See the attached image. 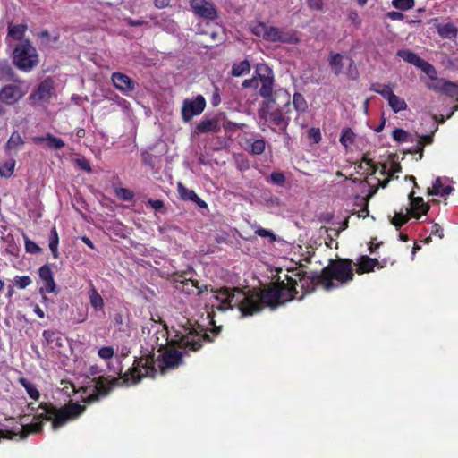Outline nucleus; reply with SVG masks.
<instances>
[{"label": "nucleus", "instance_id": "nucleus-1", "mask_svg": "<svg viewBox=\"0 0 458 458\" xmlns=\"http://www.w3.org/2000/svg\"><path fill=\"white\" fill-rule=\"evenodd\" d=\"M296 280L287 276V282L276 281L264 288H253L247 292L237 287H221L215 291L218 304L216 308L226 311L237 308L242 317L253 316L265 306L276 308L296 298Z\"/></svg>", "mask_w": 458, "mask_h": 458}, {"label": "nucleus", "instance_id": "nucleus-2", "mask_svg": "<svg viewBox=\"0 0 458 458\" xmlns=\"http://www.w3.org/2000/svg\"><path fill=\"white\" fill-rule=\"evenodd\" d=\"M213 338L205 332V329L198 326L197 327L190 325L184 327L183 332H176L174 338L168 341L165 338V344H169L173 347L181 349L175 350L169 348L162 354L160 368L162 370L165 369H175L183 363L182 358L187 355L189 352H197L201 349L203 342H212Z\"/></svg>", "mask_w": 458, "mask_h": 458}, {"label": "nucleus", "instance_id": "nucleus-3", "mask_svg": "<svg viewBox=\"0 0 458 458\" xmlns=\"http://www.w3.org/2000/svg\"><path fill=\"white\" fill-rule=\"evenodd\" d=\"M354 278L352 260L350 259H330L320 274H314L310 283L314 286H321L326 291H331L352 282Z\"/></svg>", "mask_w": 458, "mask_h": 458}, {"label": "nucleus", "instance_id": "nucleus-4", "mask_svg": "<svg viewBox=\"0 0 458 458\" xmlns=\"http://www.w3.org/2000/svg\"><path fill=\"white\" fill-rule=\"evenodd\" d=\"M28 409L34 413L35 420H45L52 423V428L57 430L64 427L69 420L81 415L86 407L78 403H69L61 408H57L50 402L40 403L38 407L34 403H29Z\"/></svg>", "mask_w": 458, "mask_h": 458}, {"label": "nucleus", "instance_id": "nucleus-5", "mask_svg": "<svg viewBox=\"0 0 458 458\" xmlns=\"http://www.w3.org/2000/svg\"><path fill=\"white\" fill-rule=\"evenodd\" d=\"M12 61L20 71L30 72L38 65L39 55L31 41L24 39L13 47Z\"/></svg>", "mask_w": 458, "mask_h": 458}, {"label": "nucleus", "instance_id": "nucleus-6", "mask_svg": "<svg viewBox=\"0 0 458 458\" xmlns=\"http://www.w3.org/2000/svg\"><path fill=\"white\" fill-rule=\"evenodd\" d=\"M275 103V99H267L263 101L258 111V115L263 126H268L272 131L284 132L289 125L290 118L284 115L283 111L279 108L272 109L271 104Z\"/></svg>", "mask_w": 458, "mask_h": 458}, {"label": "nucleus", "instance_id": "nucleus-7", "mask_svg": "<svg viewBox=\"0 0 458 458\" xmlns=\"http://www.w3.org/2000/svg\"><path fill=\"white\" fill-rule=\"evenodd\" d=\"M250 30L255 36L273 43L293 44L299 41L294 32L286 31L275 26H267L261 21L251 24Z\"/></svg>", "mask_w": 458, "mask_h": 458}, {"label": "nucleus", "instance_id": "nucleus-8", "mask_svg": "<svg viewBox=\"0 0 458 458\" xmlns=\"http://www.w3.org/2000/svg\"><path fill=\"white\" fill-rule=\"evenodd\" d=\"M190 274V271H182L181 273L176 272L171 276V281L173 282L175 290L187 295L195 294L197 296H200L201 293L205 291L210 290L213 293V291L217 290L212 288L211 285H199L198 280H193L191 276H188ZM214 293H216H216L214 292Z\"/></svg>", "mask_w": 458, "mask_h": 458}, {"label": "nucleus", "instance_id": "nucleus-9", "mask_svg": "<svg viewBox=\"0 0 458 458\" xmlns=\"http://www.w3.org/2000/svg\"><path fill=\"white\" fill-rule=\"evenodd\" d=\"M157 374L153 355L140 357L135 360L133 367L124 375L123 378L124 382L136 384L143 377H154Z\"/></svg>", "mask_w": 458, "mask_h": 458}, {"label": "nucleus", "instance_id": "nucleus-10", "mask_svg": "<svg viewBox=\"0 0 458 458\" xmlns=\"http://www.w3.org/2000/svg\"><path fill=\"white\" fill-rule=\"evenodd\" d=\"M29 91V83L24 80H15L0 89V103L13 105Z\"/></svg>", "mask_w": 458, "mask_h": 458}, {"label": "nucleus", "instance_id": "nucleus-11", "mask_svg": "<svg viewBox=\"0 0 458 458\" xmlns=\"http://www.w3.org/2000/svg\"><path fill=\"white\" fill-rule=\"evenodd\" d=\"M92 383L94 384V389L86 399L88 403H93L98 401L100 397L106 396L119 384V378H109V377L100 376L93 378Z\"/></svg>", "mask_w": 458, "mask_h": 458}, {"label": "nucleus", "instance_id": "nucleus-12", "mask_svg": "<svg viewBox=\"0 0 458 458\" xmlns=\"http://www.w3.org/2000/svg\"><path fill=\"white\" fill-rule=\"evenodd\" d=\"M256 73L261 83L259 90V95L265 98L264 101L273 99L272 94L275 81L273 71L266 64H259L256 69Z\"/></svg>", "mask_w": 458, "mask_h": 458}, {"label": "nucleus", "instance_id": "nucleus-13", "mask_svg": "<svg viewBox=\"0 0 458 458\" xmlns=\"http://www.w3.org/2000/svg\"><path fill=\"white\" fill-rule=\"evenodd\" d=\"M206 107V99L202 95L195 98H186L182 102V118L183 122H190L194 116L199 115Z\"/></svg>", "mask_w": 458, "mask_h": 458}, {"label": "nucleus", "instance_id": "nucleus-14", "mask_svg": "<svg viewBox=\"0 0 458 458\" xmlns=\"http://www.w3.org/2000/svg\"><path fill=\"white\" fill-rule=\"evenodd\" d=\"M397 55L403 61L420 68L428 78L436 75L435 67L410 49L398 50Z\"/></svg>", "mask_w": 458, "mask_h": 458}, {"label": "nucleus", "instance_id": "nucleus-15", "mask_svg": "<svg viewBox=\"0 0 458 458\" xmlns=\"http://www.w3.org/2000/svg\"><path fill=\"white\" fill-rule=\"evenodd\" d=\"M190 7L199 18L213 21L218 17L216 7L208 0H191Z\"/></svg>", "mask_w": 458, "mask_h": 458}, {"label": "nucleus", "instance_id": "nucleus-16", "mask_svg": "<svg viewBox=\"0 0 458 458\" xmlns=\"http://www.w3.org/2000/svg\"><path fill=\"white\" fill-rule=\"evenodd\" d=\"M53 89L52 79L47 78L38 84L35 92L31 93L29 98L33 105L38 102H48L52 96Z\"/></svg>", "mask_w": 458, "mask_h": 458}, {"label": "nucleus", "instance_id": "nucleus-17", "mask_svg": "<svg viewBox=\"0 0 458 458\" xmlns=\"http://www.w3.org/2000/svg\"><path fill=\"white\" fill-rule=\"evenodd\" d=\"M410 208L406 211L411 214V216L419 219L421 215H425L429 210L430 207L425 203L421 197H414V191L409 193Z\"/></svg>", "mask_w": 458, "mask_h": 458}, {"label": "nucleus", "instance_id": "nucleus-18", "mask_svg": "<svg viewBox=\"0 0 458 458\" xmlns=\"http://www.w3.org/2000/svg\"><path fill=\"white\" fill-rule=\"evenodd\" d=\"M111 79L114 86L123 93L127 94L135 89V81L123 72H114Z\"/></svg>", "mask_w": 458, "mask_h": 458}, {"label": "nucleus", "instance_id": "nucleus-19", "mask_svg": "<svg viewBox=\"0 0 458 458\" xmlns=\"http://www.w3.org/2000/svg\"><path fill=\"white\" fill-rule=\"evenodd\" d=\"M40 279L44 283V286L39 289L40 293H51L55 290V283L53 276V272L48 265L42 266L38 270Z\"/></svg>", "mask_w": 458, "mask_h": 458}, {"label": "nucleus", "instance_id": "nucleus-20", "mask_svg": "<svg viewBox=\"0 0 458 458\" xmlns=\"http://www.w3.org/2000/svg\"><path fill=\"white\" fill-rule=\"evenodd\" d=\"M32 141L35 144L46 142L47 148L53 150L62 149L65 146L64 141L61 138L55 137L52 133L33 137Z\"/></svg>", "mask_w": 458, "mask_h": 458}, {"label": "nucleus", "instance_id": "nucleus-21", "mask_svg": "<svg viewBox=\"0 0 458 458\" xmlns=\"http://www.w3.org/2000/svg\"><path fill=\"white\" fill-rule=\"evenodd\" d=\"M221 126L219 124V119L213 117L211 119H204L195 127V133L202 134L208 132H219Z\"/></svg>", "mask_w": 458, "mask_h": 458}, {"label": "nucleus", "instance_id": "nucleus-22", "mask_svg": "<svg viewBox=\"0 0 458 458\" xmlns=\"http://www.w3.org/2000/svg\"><path fill=\"white\" fill-rule=\"evenodd\" d=\"M356 273L362 275L374 271L377 266H379V262L377 259L370 258L367 255L360 256L357 260Z\"/></svg>", "mask_w": 458, "mask_h": 458}, {"label": "nucleus", "instance_id": "nucleus-23", "mask_svg": "<svg viewBox=\"0 0 458 458\" xmlns=\"http://www.w3.org/2000/svg\"><path fill=\"white\" fill-rule=\"evenodd\" d=\"M443 181H449L447 177L441 178L437 177L435 182H433V185L431 188H428V195H441V196H447L451 194L454 191V188L450 185L444 186Z\"/></svg>", "mask_w": 458, "mask_h": 458}, {"label": "nucleus", "instance_id": "nucleus-24", "mask_svg": "<svg viewBox=\"0 0 458 458\" xmlns=\"http://www.w3.org/2000/svg\"><path fill=\"white\" fill-rule=\"evenodd\" d=\"M27 30L28 26L26 23H20L16 25L9 23L7 36L12 38L13 40L21 42V40L25 39L24 36Z\"/></svg>", "mask_w": 458, "mask_h": 458}, {"label": "nucleus", "instance_id": "nucleus-25", "mask_svg": "<svg viewBox=\"0 0 458 458\" xmlns=\"http://www.w3.org/2000/svg\"><path fill=\"white\" fill-rule=\"evenodd\" d=\"M15 80H21L15 73L7 61L0 62V81L4 82H12Z\"/></svg>", "mask_w": 458, "mask_h": 458}, {"label": "nucleus", "instance_id": "nucleus-26", "mask_svg": "<svg viewBox=\"0 0 458 458\" xmlns=\"http://www.w3.org/2000/svg\"><path fill=\"white\" fill-rule=\"evenodd\" d=\"M37 38L40 40V47H50V42L53 41L54 43H56L60 38V34L58 32H55L51 35L47 30H43L37 33Z\"/></svg>", "mask_w": 458, "mask_h": 458}, {"label": "nucleus", "instance_id": "nucleus-27", "mask_svg": "<svg viewBox=\"0 0 458 458\" xmlns=\"http://www.w3.org/2000/svg\"><path fill=\"white\" fill-rule=\"evenodd\" d=\"M43 421L44 420H36L35 422L22 425L20 438H25L30 434L40 433L43 430Z\"/></svg>", "mask_w": 458, "mask_h": 458}, {"label": "nucleus", "instance_id": "nucleus-28", "mask_svg": "<svg viewBox=\"0 0 458 458\" xmlns=\"http://www.w3.org/2000/svg\"><path fill=\"white\" fill-rule=\"evenodd\" d=\"M18 383L21 384L26 390L28 395L37 401L40 397V393L34 384L30 382L27 378L21 377L17 379Z\"/></svg>", "mask_w": 458, "mask_h": 458}, {"label": "nucleus", "instance_id": "nucleus-29", "mask_svg": "<svg viewBox=\"0 0 458 458\" xmlns=\"http://www.w3.org/2000/svg\"><path fill=\"white\" fill-rule=\"evenodd\" d=\"M387 101L388 105L394 113L404 111L408 107L405 100L395 95L394 92L389 96Z\"/></svg>", "mask_w": 458, "mask_h": 458}, {"label": "nucleus", "instance_id": "nucleus-30", "mask_svg": "<svg viewBox=\"0 0 458 458\" xmlns=\"http://www.w3.org/2000/svg\"><path fill=\"white\" fill-rule=\"evenodd\" d=\"M250 71V62L245 59L239 63L233 64L231 71V74L234 77H241L247 73H249Z\"/></svg>", "mask_w": 458, "mask_h": 458}, {"label": "nucleus", "instance_id": "nucleus-31", "mask_svg": "<svg viewBox=\"0 0 458 458\" xmlns=\"http://www.w3.org/2000/svg\"><path fill=\"white\" fill-rule=\"evenodd\" d=\"M89 294L90 305L92 306V308L97 311L102 310L104 308V300L101 297V295L98 293V292L96 290V288L92 287L90 289Z\"/></svg>", "mask_w": 458, "mask_h": 458}, {"label": "nucleus", "instance_id": "nucleus-32", "mask_svg": "<svg viewBox=\"0 0 458 458\" xmlns=\"http://www.w3.org/2000/svg\"><path fill=\"white\" fill-rule=\"evenodd\" d=\"M59 236L56 228L54 226L50 231L49 249L55 259L59 258L58 252Z\"/></svg>", "mask_w": 458, "mask_h": 458}, {"label": "nucleus", "instance_id": "nucleus-33", "mask_svg": "<svg viewBox=\"0 0 458 458\" xmlns=\"http://www.w3.org/2000/svg\"><path fill=\"white\" fill-rule=\"evenodd\" d=\"M293 105L296 112L299 114H303L308 109V103L306 99L298 92H295L293 96Z\"/></svg>", "mask_w": 458, "mask_h": 458}, {"label": "nucleus", "instance_id": "nucleus-34", "mask_svg": "<svg viewBox=\"0 0 458 458\" xmlns=\"http://www.w3.org/2000/svg\"><path fill=\"white\" fill-rule=\"evenodd\" d=\"M329 65L333 69L335 75H339L342 72L344 64L343 56L341 54H331L329 58Z\"/></svg>", "mask_w": 458, "mask_h": 458}, {"label": "nucleus", "instance_id": "nucleus-35", "mask_svg": "<svg viewBox=\"0 0 458 458\" xmlns=\"http://www.w3.org/2000/svg\"><path fill=\"white\" fill-rule=\"evenodd\" d=\"M369 90L381 95L386 100L389 98V96L393 93V89L390 85H383L380 83H373L370 86Z\"/></svg>", "mask_w": 458, "mask_h": 458}, {"label": "nucleus", "instance_id": "nucleus-36", "mask_svg": "<svg viewBox=\"0 0 458 458\" xmlns=\"http://www.w3.org/2000/svg\"><path fill=\"white\" fill-rule=\"evenodd\" d=\"M16 162L11 158L0 165V176L4 178H10L14 171Z\"/></svg>", "mask_w": 458, "mask_h": 458}, {"label": "nucleus", "instance_id": "nucleus-37", "mask_svg": "<svg viewBox=\"0 0 458 458\" xmlns=\"http://www.w3.org/2000/svg\"><path fill=\"white\" fill-rule=\"evenodd\" d=\"M177 190L179 196L182 200L192 201L197 198V193L193 190H190L185 187L182 182H178Z\"/></svg>", "mask_w": 458, "mask_h": 458}, {"label": "nucleus", "instance_id": "nucleus-38", "mask_svg": "<svg viewBox=\"0 0 458 458\" xmlns=\"http://www.w3.org/2000/svg\"><path fill=\"white\" fill-rule=\"evenodd\" d=\"M433 142V135H423L418 140L415 149L410 151L411 153H419L420 158L423 156L424 148L426 145L431 144Z\"/></svg>", "mask_w": 458, "mask_h": 458}, {"label": "nucleus", "instance_id": "nucleus-39", "mask_svg": "<svg viewBox=\"0 0 458 458\" xmlns=\"http://www.w3.org/2000/svg\"><path fill=\"white\" fill-rule=\"evenodd\" d=\"M411 214L406 211V214L401 212H397L394 214V217L391 219V224L399 230L403 225H405L410 220Z\"/></svg>", "mask_w": 458, "mask_h": 458}, {"label": "nucleus", "instance_id": "nucleus-40", "mask_svg": "<svg viewBox=\"0 0 458 458\" xmlns=\"http://www.w3.org/2000/svg\"><path fill=\"white\" fill-rule=\"evenodd\" d=\"M24 144L23 139L18 131H14L10 136L6 143L7 149H17Z\"/></svg>", "mask_w": 458, "mask_h": 458}, {"label": "nucleus", "instance_id": "nucleus-41", "mask_svg": "<svg viewBox=\"0 0 458 458\" xmlns=\"http://www.w3.org/2000/svg\"><path fill=\"white\" fill-rule=\"evenodd\" d=\"M429 79L430 81L427 83V87L437 93H442L446 80L443 78H437V74L433 78Z\"/></svg>", "mask_w": 458, "mask_h": 458}, {"label": "nucleus", "instance_id": "nucleus-42", "mask_svg": "<svg viewBox=\"0 0 458 458\" xmlns=\"http://www.w3.org/2000/svg\"><path fill=\"white\" fill-rule=\"evenodd\" d=\"M265 148H266V141L263 138L254 140L250 144V153L254 156L262 154L265 151Z\"/></svg>", "mask_w": 458, "mask_h": 458}, {"label": "nucleus", "instance_id": "nucleus-43", "mask_svg": "<svg viewBox=\"0 0 458 458\" xmlns=\"http://www.w3.org/2000/svg\"><path fill=\"white\" fill-rule=\"evenodd\" d=\"M441 94L454 98L458 100V84L446 80Z\"/></svg>", "mask_w": 458, "mask_h": 458}, {"label": "nucleus", "instance_id": "nucleus-44", "mask_svg": "<svg viewBox=\"0 0 458 458\" xmlns=\"http://www.w3.org/2000/svg\"><path fill=\"white\" fill-rule=\"evenodd\" d=\"M339 141L345 148L353 143L354 133L351 128L343 129Z\"/></svg>", "mask_w": 458, "mask_h": 458}, {"label": "nucleus", "instance_id": "nucleus-45", "mask_svg": "<svg viewBox=\"0 0 458 458\" xmlns=\"http://www.w3.org/2000/svg\"><path fill=\"white\" fill-rule=\"evenodd\" d=\"M438 33L443 37H454L457 34V29L453 23H445L438 27Z\"/></svg>", "mask_w": 458, "mask_h": 458}, {"label": "nucleus", "instance_id": "nucleus-46", "mask_svg": "<svg viewBox=\"0 0 458 458\" xmlns=\"http://www.w3.org/2000/svg\"><path fill=\"white\" fill-rule=\"evenodd\" d=\"M392 5L400 11H407L415 6V0H393Z\"/></svg>", "mask_w": 458, "mask_h": 458}, {"label": "nucleus", "instance_id": "nucleus-47", "mask_svg": "<svg viewBox=\"0 0 458 458\" xmlns=\"http://www.w3.org/2000/svg\"><path fill=\"white\" fill-rule=\"evenodd\" d=\"M393 139L397 142H408L410 141L411 134L401 128H395L392 132Z\"/></svg>", "mask_w": 458, "mask_h": 458}, {"label": "nucleus", "instance_id": "nucleus-48", "mask_svg": "<svg viewBox=\"0 0 458 458\" xmlns=\"http://www.w3.org/2000/svg\"><path fill=\"white\" fill-rule=\"evenodd\" d=\"M115 196L119 199L131 201L134 198V192L129 189L119 187L115 189Z\"/></svg>", "mask_w": 458, "mask_h": 458}, {"label": "nucleus", "instance_id": "nucleus-49", "mask_svg": "<svg viewBox=\"0 0 458 458\" xmlns=\"http://www.w3.org/2000/svg\"><path fill=\"white\" fill-rule=\"evenodd\" d=\"M32 283L29 276H16L13 279V285L19 289H25Z\"/></svg>", "mask_w": 458, "mask_h": 458}, {"label": "nucleus", "instance_id": "nucleus-50", "mask_svg": "<svg viewBox=\"0 0 458 458\" xmlns=\"http://www.w3.org/2000/svg\"><path fill=\"white\" fill-rule=\"evenodd\" d=\"M98 355L103 360H109L114 357V349L112 346L101 347L98 352Z\"/></svg>", "mask_w": 458, "mask_h": 458}, {"label": "nucleus", "instance_id": "nucleus-51", "mask_svg": "<svg viewBox=\"0 0 458 458\" xmlns=\"http://www.w3.org/2000/svg\"><path fill=\"white\" fill-rule=\"evenodd\" d=\"M308 138L316 144L319 143L322 140L320 129L316 127L310 128L308 131Z\"/></svg>", "mask_w": 458, "mask_h": 458}, {"label": "nucleus", "instance_id": "nucleus-52", "mask_svg": "<svg viewBox=\"0 0 458 458\" xmlns=\"http://www.w3.org/2000/svg\"><path fill=\"white\" fill-rule=\"evenodd\" d=\"M148 204L155 210V211H159V212H162V213H165L166 212V208H165V203L163 200L161 199H149L148 200Z\"/></svg>", "mask_w": 458, "mask_h": 458}, {"label": "nucleus", "instance_id": "nucleus-53", "mask_svg": "<svg viewBox=\"0 0 458 458\" xmlns=\"http://www.w3.org/2000/svg\"><path fill=\"white\" fill-rule=\"evenodd\" d=\"M25 250L27 252L31 254H37L41 251L40 247L36 242L28 238L25 239Z\"/></svg>", "mask_w": 458, "mask_h": 458}, {"label": "nucleus", "instance_id": "nucleus-54", "mask_svg": "<svg viewBox=\"0 0 458 458\" xmlns=\"http://www.w3.org/2000/svg\"><path fill=\"white\" fill-rule=\"evenodd\" d=\"M271 182L276 185H283L285 182V176L283 173L273 172L270 174Z\"/></svg>", "mask_w": 458, "mask_h": 458}, {"label": "nucleus", "instance_id": "nucleus-55", "mask_svg": "<svg viewBox=\"0 0 458 458\" xmlns=\"http://www.w3.org/2000/svg\"><path fill=\"white\" fill-rule=\"evenodd\" d=\"M310 10L322 11L324 7V0H306Z\"/></svg>", "mask_w": 458, "mask_h": 458}, {"label": "nucleus", "instance_id": "nucleus-56", "mask_svg": "<svg viewBox=\"0 0 458 458\" xmlns=\"http://www.w3.org/2000/svg\"><path fill=\"white\" fill-rule=\"evenodd\" d=\"M348 20L356 27H360L361 25V19L360 18L357 11H350L348 13Z\"/></svg>", "mask_w": 458, "mask_h": 458}, {"label": "nucleus", "instance_id": "nucleus-57", "mask_svg": "<svg viewBox=\"0 0 458 458\" xmlns=\"http://www.w3.org/2000/svg\"><path fill=\"white\" fill-rule=\"evenodd\" d=\"M19 434L8 429H0V440L1 439H13Z\"/></svg>", "mask_w": 458, "mask_h": 458}, {"label": "nucleus", "instance_id": "nucleus-58", "mask_svg": "<svg viewBox=\"0 0 458 458\" xmlns=\"http://www.w3.org/2000/svg\"><path fill=\"white\" fill-rule=\"evenodd\" d=\"M242 87L247 88H253L257 89L259 87V79L257 77H252L251 79H248L243 81Z\"/></svg>", "mask_w": 458, "mask_h": 458}, {"label": "nucleus", "instance_id": "nucleus-59", "mask_svg": "<svg viewBox=\"0 0 458 458\" xmlns=\"http://www.w3.org/2000/svg\"><path fill=\"white\" fill-rule=\"evenodd\" d=\"M431 235H435L442 239L444 237V229L440 225L436 223L431 227Z\"/></svg>", "mask_w": 458, "mask_h": 458}, {"label": "nucleus", "instance_id": "nucleus-60", "mask_svg": "<svg viewBox=\"0 0 458 458\" xmlns=\"http://www.w3.org/2000/svg\"><path fill=\"white\" fill-rule=\"evenodd\" d=\"M255 233L260 237H270L273 241L275 240V234L272 231L265 228H259L255 231Z\"/></svg>", "mask_w": 458, "mask_h": 458}, {"label": "nucleus", "instance_id": "nucleus-61", "mask_svg": "<svg viewBox=\"0 0 458 458\" xmlns=\"http://www.w3.org/2000/svg\"><path fill=\"white\" fill-rule=\"evenodd\" d=\"M386 18H388L392 21H402L404 19V15L402 13L396 12V11L388 12L386 14Z\"/></svg>", "mask_w": 458, "mask_h": 458}, {"label": "nucleus", "instance_id": "nucleus-62", "mask_svg": "<svg viewBox=\"0 0 458 458\" xmlns=\"http://www.w3.org/2000/svg\"><path fill=\"white\" fill-rule=\"evenodd\" d=\"M362 161L366 164V165L369 166L368 169L370 171L371 174H375L377 172V165L373 160L368 158L366 155L362 157Z\"/></svg>", "mask_w": 458, "mask_h": 458}, {"label": "nucleus", "instance_id": "nucleus-63", "mask_svg": "<svg viewBox=\"0 0 458 458\" xmlns=\"http://www.w3.org/2000/svg\"><path fill=\"white\" fill-rule=\"evenodd\" d=\"M220 103H221V97H220L219 89H218V88L216 87L215 90L212 94L211 104L213 106H217Z\"/></svg>", "mask_w": 458, "mask_h": 458}, {"label": "nucleus", "instance_id": "nucleus-64", "mask_svg": "<svg viewBox=\"0 0 458 458\" xmlns=\"http://www.w3.org/2000/svg\"><path fill=\"white\" fill-rule=\"evenodd\" d=\"M76 162H77V165L82 170L87 171V172H90L91 171L90 164H89V162L87 159H85V158L77 159Z\"/></svg>", "mask_w": 458, "mask_h": 458}]
</instances>
